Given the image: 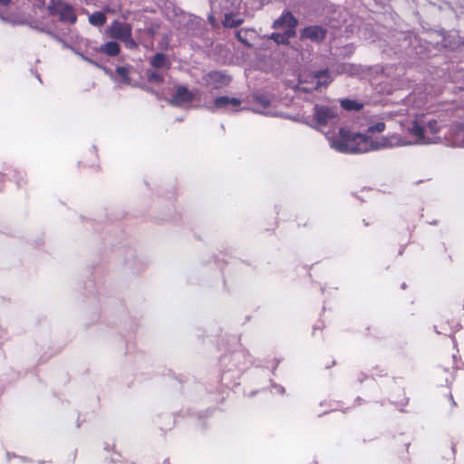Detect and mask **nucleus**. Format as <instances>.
I'll return each instance as SVG.
<instances>
[{
  "mask_svg": "<svg viewBox=\"0 0 464 464\" xmlns=\"http://www.w3.org/2000/svg\"><path fill=\"white\" fill-rule=\"evenodd\" d=\"M340 139H331L330 146L342 153H365L390 146L387 138L372 140L361 133H352L345 129L339 130Z\"/></svg>",
  "mask_w": 464,
  "mask_h": 464,
  "instance_id": "f257e3e1",
  "label": "nucleus"
},
{
  "mask_svg": "<svg viewBox=\"0 0 464 464\" xmlns=\"http://www.w3.org/2000/svg\"><path fill=\"white\" fill-rule=\"evenodd\" d=\"M47 9L52 15H58L62 23L73 24L77 21L74 8L63 0H50Z\"/></svg>",
  "mask_w": 464,
  "mask_h": 464,
  "instance_id": "f03ea898",
  "label": "nucleus"
},
{
  "mask_svg": "<svg viewBox=\"0 0 464 464\" xmlns=\"http://www.w3.org/2000/svg\"><path fill=\"white\" fill-rule=\"evenodd\" d=\"M231 79L228 75L218 71L210 72L204 76L206 86L215 90L228 85Z\"/></svg>",
  "mask_w": 464,
  "mask_h": 464,
  "instance_id": "7ed1b4c3",
  "label": "nucleus"
},
{
  "mask_svg": "<svg viewBox=\"0 0 464 464\" xmlns=\"http://www.w3.org/2000/svg\"><path fill=\"white\" fill-rule=\"evenodd\" d=\"M195 96L186 86H177L175 92L169 99V102L174 106H182L186 103L191 102Z\"/></svg>",
  "mask_w": 464,
  "mask_h": 464,
  "instance_id": "20e7f679",
  "label": "nucleus"
},
{
  "mask_svg": "<svg viewBox=\"0 0 464 464\" xmlns=\"http://www.w3.org/2000/svg\"><path fill=\"white\" fill-rule=\"evenodd\" d=\"M298 24L297 19L285 10L282 15L273 23L274 29H285V32H293L295 34V28Z\"/></svg>",
  "mask_w": 464,
  "mask_h": 464,
  "instance_id": "39448f33",
  "label": "nucleus"
},
{
  "mask_svg": "<svg viewBox=\"0 0 464 464\" xmlns=\"http://www.w3.org/2000/svg\"><path fill=\"white\" fill-rule=\"evenodd\" d=\"M337 115V111L334 108L326 106H314V118L320 126H324L334 121Z\"/></svg>",
  "mask_w": 464,
  "mask_h": 464,
  "instance_id": "423d86ee",
  "label": "nucleus"
},
{
  "mask_svg": "<svg viewBox=\"0 0 464 464\" xmlns=\"http://www.w3.org/2000/svg\"><path fill=\"white\" fill-rule=\"evenodd\" d=\"M110 34L112 38L122 41L131 34V25L127 23L114 21L110 27Z\"/></svg>",
  "mask_w": 464,
  "mask_h": 464,
  "instance_id": "0eeeda50",
  "label": "nucleus"
},
{
  "mask_svg": "<svg viewBox=\"0 0 464 464\" xmlns=\"http://www.w3.org/2000/svg\"><path fill=\"white\" fill-rule=\"evenodd\" d=\"M326 36V29L320 25H311L301 31V38H306L313 42L320 43Z\"/></svg>",
  "mask_w": 464,
  "mask_h": 464,
  "instance_id": "6e6552de",
  "label": "nucleus"
},
{
  "mask_svg": "<svg viewBox=\"0 0 464 464\" xmlns=\"http://www.w3.org/2000/svg\"><path fill=\"white\" fill-rule=\"evenodd\" d=\"M150 65L155 69H169L170 63L167 56L162 53H157L150 61Z\"/></svg>",
  "mask_w": 464,
  "mask_h": 464,
  "instance_id": "1a4fd4ad",
  "label": "nucleus"
},
{
  "mask_svg": "<svg viewBox=\"0 0 464 464\" xmlns=\"http://www.w3.org/2000/svg\"><path fill=\"white\" fill-rule=\"evenodd\" d=\"M215 107L218 109L227 108L228 106L237 107L240 105L241 101L237 98H229L227 96H220L214 101Z\"/></svg>",
  "mask_w": 464,
  "mask_h": 464,
  "instance_id": "9d476101",
  "label": "nucleus"
},
{
  "mask_svg": "<svg viewBox=\"0 0 464 464\" xmlns=\"http://www.w3.org/2000/svg\"><path fill=\"white\" fill-rule=\"evenodd\" d=\"M295 36V33L293 32H284V33H273L269 36V39L273 40L278 44H288L289 39Z\"/></svg>",
  "mask_w": 464,
  "mask_h": 464,
  "instance_id": "9b49d317",
  "label": "nucleus"
},
{
  "mask_svg": "<svg viewBox=\"0 0 464 464\" xmlns=\"http://www.w3.org/2000/svg\"><path fill=\"white\" fill-rule=\"evenodd\" d=\"M315 80V85L313 89H319L321 86H326L330 82V76L327 70L316 72L314 76Z\"/></svg>",
  "mask_w": 464,
  "mask_h": 464,
  "instance_id": "f8f14e48",
  "label": "nucleus"
},
{
  "mask_svg": "<svg viewBox=\"0 0 464 464\" xmlns=\"http://www.w3.org/2000/svg\"><path fill=\"white\" fill-rule=\"evenodd\" d=\"M452 145L464 148V126L459 125L452 134Z\"/></svg>",
  "mask_w": 464,
  "mask_h": 464,
  "instance_id": "ddd939ff",
  "label": "nucleus"
},
{
  "mask_svg": "<svg viewBox=\"0 0 464 464\" xmlns=\"http://www.w3.org/2000/svg\"><path fill=\"white\" fill-rule=\"evenodd\" d=\"M100 51L106 53L109 56H116L119 54L121 48L119 44L116 42H108L100 47Z\"/></svg>",
  "mask_w": 464,
  "mask_h": 464,
  "instance_id": "4468645a",
  "label": "nucleus"
},
{
  "mask_svg": "<svg viewBox=\"0 0 464 464\" xmlns=\"http://www.w3.org/2000/svg\"><path fill=\"white\" fill-rule=\"evenodd\" d=\"M411 132L418 138V142L420 143H430V140H427L424 136V129L422 126L418 123H414L411 129Z\"/></svg>",
  "mask_w": 464,
  "mask_h": 464,
  "instance_id": "2eb2a0df",
  "label": "nucleus"
},
{
  "mask_svg": "<svg viewBox=\"0 0 464 464\" xmlns=\"http://www.w3.org/2000/svg\"><path fill=\"white\" fill-rule=\"evenodd\" d=\"M106 20V15L102 12H95L89 16L90 24L94 26H102Z\"/></svg>",
  "mask_w": 464,
  "mask_h": 464,
  "instance_id": "dca6fc26",
  "label": "nucleus"
},
{
  "mask_svg": "<svg viewBox=\"0 0 464 464\" xmlns=\"http://www.w3.org/2000/svg\"><path fill=\"white\" fill-rule=\"evenodd\" d=\"M243 23V19L230 14H226L224 17L223 24L225 27L235 28Z\"/></svg>",
  "mask_w": 464,
  "mask_h": 464,
  "instance_id": "f3484780",
  "label": "nucleus"
},
{
  "mask_svg": "<svg viewBox=\"0 0 464 464\" xmlns=\"http://www.w3.org/2000/svg\"><path fill=\"white\" fill-rule=\"evenodd\" d=\"M341 105L347 111H360L362 108V104L349 99L343 100Z\"/></svg>",
  "mask_w": 464,
  "mask_h": 464,
  "instance_id": "a211bd4d",
  "label": "nucleus"
},
{
  "mask_svg": "<svg viewBox=\"0 0 464 464\" xmlns=\"http://www.w3.org/2000/svg\"><path fill=\"white\" fill-rule=\"evenodd\" d=\"M117 74L121 78V82L130 84L129 68L124 66H118L116 68Z\"/></svg>",
  "mask_w": 464,
  "mask_h": 464,
  "instance_id": "6ab92c4d",
  "label": "nucleus"
},
{
  "mask_svg": "<svg viewBox=\"0 0 464 464\" xmlns=\"http://www.w3.org/2000/svg\"><path fill=\"white\" fill-rule=\"evenodd\" d=\"M147 79L149 81V82L150 83H157V84H160L161 82H163V76L157 72H147Z\"/></svg>",
  "mask_w": 464,
  "mask_h": 464,
  "instance_id": "aec40b11",
  "label": "nucleus"
},
{
  "mask_svg": "<svg viewBox=\"0 0 464 464\" xmlns=\"http://www.w3.org/2000/svg\"><path fill=\"white\" fill-rule=\"evenodd\" d=\"M385 129V123L384 122H378L375 124H372L368 127L369 132H382Z\"/></svg>",
  "mask_w": 464,
  "mask_h": 464,
  "instance_id": "412c9836",
  "label": "nucleus"
},
{
  "mask_svg": "<svg viewBox=\"0 0 464 464\" xmlns=\"http://www.w3.org/2000/svg\"><path fill=\"white\" fill-rule=\"evenodd\" d=\"M121 42H123L126 47L129 49H135L138 46L136 42L131 38V34L129 35L127 39H123Z\"/></svg>",
  "mask_w": 464,
  "mask_h": 464,
  "instance_id": "4be33fe9",
  "label": "nucleus"
},
{
  "mask_svg": "<svg viewBox=\"0 0 464 464\" xmlns=\"http://www.w3.org/2000/svg\"><path fill=\"white\" fill-rule=\"evenodd\" d=\"M160 28V25L158 24H152L147 28V34L150 36H154Z\"/></svg>",
  "mask_w": 464,
  "mask_h": 464,
  "instance_id": "5701e85b",
  "label": "nucleus"
},
{
  "mask_svg": "<svg viewBox=\"0 0 464 464\" xmlns=\"http://www.w3.org/2000/svg\"><path fill=\"white\" fill-rule=\"evenodd\" d=\"M256 100L265 108L269 106V103H270L269 100H267L266 97H263V96L262 97H257Z\"/></svg>",
  "mask_w": 464,
  "mask_h": 464,
  "instance_id": "b1692460",
  "label": "nucleus"
},
{
  "mask_svg": "<svg viewBox=\"0 0 464 464\" xmlns=\"http://www.w3.org/2000/svg\"><path fill=\"white\" fill-rule=\"evenodd\" d=\"M242 34V32H241V31H237V32L236 33V36H237V40H238V41H240L241 43H243L244 44H246V45L249 46L250 44H248V42L246 40V38H244V37L242 36V34Z\"/></svg>",
  "mask_w": 464,
  "mask_h": 464,
  "instance_id": "393cba45",
  "label": "nucleus"
},
{
  "mask_svg": "<svg viewBox=\"0 0 464 464\" xmlns=\"http://www.w3.org/2000/svg\"><path fill=\"white\" fill-rule=\"evenodd\" d=\"M37 31L39 32H42V33H46L47 34L51 35L52 37L55 38V39H58L59 40V37L57 35H55L53 33H52L51 31H48V30H45L44 28L43 27H38V29H36Z\"/></svg>",
  "mask_w": 464,
  "mask_h": 464,
  "instance_id": "a878e982",
  "label": "nucleus"
},
{
  "mask_svg": "<svg viewBox=\"0 0 464 464\" xmlns=\"http://www.w3.org/2000/svg\"><path fill=\"white\" fill-rule=\"evenodd\" d=\"M11 0H0V5L2 6H8L11 5Z\"/></svg>",
  "mask_w": 464,
  "mask_h": 464,
  "instance_id": "bb28decb",
  "label": "nucleus"
},
{
  "mask_svg": "<svg viewBox=\"0 0 464 464\" xmlns=\"http://www.w3.org/2000/svg\"><path fill=\"white\" fill-rule=\"evenodd\" d=\"M13 24H27V22L25 20H15L12 22Z\"/></svg>",
  "mask_w": 464,
  "mask_h": 464,
  "instance_id": "cd10ccee",
  "label": "nucleus"
},
{
  "mask_svg": "<svg viewBox=\"0 0 464 464\" xmlns=\"http://www.w3.org/2000/svg\"><path fill=\"white\" fill-rule=\"evenodd\" d=\"M38 1H39V3L36 5V7H38V8L44 7L45 5L44 0H38Z\"/></svg>",
  "mask_w": 464,
  "mask_h": 464,
  "instance_id": "c85d7f7f",
  "label": "nucleus"
},
{
  "mask_svg": "<svg viewBox=\"0 0 464 464\" xmlns=\"http://www.w3.org/2000/svg\"><path fill=\"white\" fill-rule=\"evenodd\" d=\"M27 24H28L31 28H34V29H35V30H36V29H38V26H37V25H35V24H33V23H30V24H28V23H27Z\"/></svg>",
  "mask_w": 464,
  "mask_h": 464,
  "instance_id": "c756f323",
  "label": "nucleus"
},
{
  "mask_svg": "<svg viewBox=\"0 0 464 464\" xmlns=\"http://www.w3.org/2000/svg\"><path fill=\"white\" fill-rule=\"evenodd\" d=\"M79 54H80V56H81L83 60H86V61H88V62H91V61H90L89 59H87L83 54H81V53H79Z\"/></svg>",
  "mask_w": 464,
  "mask_h": 464,
  "instance_id": "7c9ffc66",
  "label": "nucleus"
},
{
  "mask_svg": "<svg viewBox=\"0 0 464 464\" xmlns=\"http://www.w3.org/2000/svg\"><path fill=\"white\" fill-rule=\"evenodd\" d=\"M302 89H303L304 92H308V91H309V89H307V88H305V87H303Z\"/></svg>",
  "mask_w": 464,
  "mask_h": 464,
  "instance_id": "2f4dec72",
  "label": "nucleus"
},
{
  "mask_svg": "<svg viewBox=\"0 0 464 464\" xmlns=\"http://www.w3.org/2000/svg\"><path fill=\"white\" fill-rule=\"evenodd\" d=\"M145 90L148 92H151L150 88H149V87H146Z\"/></svg>",
  "mask_w": 464,
  "mask_h": 464,
  "instance_id": "473e14b6",
  "label": "nucleus"
},
{
  "mask_svg": "<svg viewBox=\"0 0 464 464\" xmlns=\"http://www.w3.org/2000/svg\"><path fill=\"white\" fill-rule=\"evenodd\" d=\"M450 399H451V401H452V404H454V405H455L456 403H455V401H454V400H453L452 396H450Z\"/></svg>",
  "mask_w": 464,
  "mask_h": 464,
  "instance_id": "72a5a7b5",
  "label": "nucleus"
}]
</instances>
